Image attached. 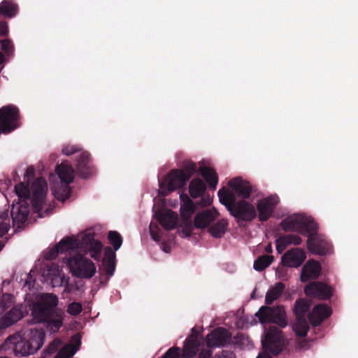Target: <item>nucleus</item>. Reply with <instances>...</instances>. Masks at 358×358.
<instances>
[{
  "instance_id": "1",
  "label": "nucleus",
  "mask_w": 358,
  "mask_h": 358,
  "mask_svg": "<svg viewBox=\"0 0 358 358\" xmlns=\"http://www.w3.org/2000/svg\"><path fill=\"white\" fill-rule=\"evenodd\" d=\"M82 248L87 250L94 260H99L103 245L101 241L94 238V233L89 230L82 236L80 240L74 237H66L62 239L54 248L47 252L45 259H55L59 253L71 254V252Z\"/></svg>"
},
{
  "instance_id": "2",
  "label": "nucleus",
  "mask_w": 358,
  "mask_h": 358,
  "mask_svg": "<svg viewBox=\"0 0 358 358\" xmlns=\"http://www.w3.org/2000/svg\"><path fill=\"white\" fill-rule=\"evenodd\" d=\"M45 333L43 329H29L9 336L5 346L15 357H23L35 354L43 346Z\"/></svg>"
},
{
  "instance_id": "3",
  "label": "nucleus",
  "mask_w": 358,
  "mask_h": 358,
  "mask_svg": "<svg viewBox=\"0 0 358 358\" xmlns=\"http://www.w3.org/2000/svg\"><path fill=\"white\" fill-rule=\"evenodd\" d=\"M58 298L54 294H43L34 305L32 315L40 322H46L47 328L52 332H57L63 324L64 312L57 308Z\"/></svg>"
},
{
  "instance_id": "4",
  "label": "nucleus",
  "mask_w": 358,
  "mask_h": 358,
  "mask_svg": "<svg viewBox=\"0 0 358 358\" xmlns=\"http://www.w3.org/2000/svg\"><path fill=\"white\" fill-rule=\"evenodd\" d=\"M217 195L220 202L237 220L250 222L257 216L256 209L245 200L237 201L235 194L225 187L220 189Z\"/></svg>"
},
{
  "instance_id": "5",
  "label": "nucleus",
  "mask_w": 358,
  "mask_h": 358,
  "mask_svg": "<svg viewBox=\"0 0 358 358\" xmlns=\"http://www.w3.org/2000/svg\"><path fill=\"white\" fill-rule=\"evenodd\" d=\"M15 192L18 196L19 201L17 204H13L10 211L13 226L22 228L27 221L29 214V205L27 199L30 196V189L28 185L24 183H19L15 187Z\"/></svg>"
},
{
  "instance_id": "6",
  "label": "nucleus",
  "mask_w": 358,
  "mask_h": 358,
  "mask_svg": "<svg viewBox=\"0 0 358 358\" xmlns=\"http://www.w3.org/2000/svg\"><path fill=\"white\" fill-rule=\"evenodd\" d=\"M56 172L61 180V184L52 187L55 197L61 201L68 199L71 194L69 184L74 179V169L71 164L62 163L56 166Z\"/></svg>"
},
{
  "instance_id": "7",
  "label": "nucleus",
  "mask_w": 358,
  "mask_h": 358,
  "mask_svg": "<svg viewBox=\"0 0 358 358\" xmlns=\"http://www.w3.org/2000/svg\"><path fill=\"white\" fill-rule=\"evenodd\" d=\"M75 251L72 257H66V263L70 267L73 274L80 278H91L96 273L94 264L89 259ZM74 253V252H71Z\"/></svg>"
},
{
  "instance_id": "8",
  "label": "nucleus",
  "mask_w": 358,
  "mask_h": 358,
  "mask_svg": "<svg viewBox=\"0 0 358 358\" xmlns=\"http://www.w3.org/2000/svg\"><path fill=\"white\" fill-rule=\"evenodd\" d=\"M260 323H273L284 328L287 325V315L285 307L278 305L275 307L262 306L255 313Z\"/></svg>"
},
{
  "instance_id": "9",
  "label": "nucleus",
  "mask_w": 358,
  "mask_h": 358,
  "mask_svg": "<svg viewBox=\"0 0 358 358\" xmlns=\"http://www.w3.org/2000/svg\"><path fill=\"white\" fill-rule=\"evenodd\" d=\"M20 110L14 105L0 108V134H9L20 127Z\"/></svg>"
},
{
  "instance_id": "10",
  "label": "nucleus",
  "mask_w": 358,
  "mask_h": 358,
  "mask_svg": "<svg viewBox=\"0 0 358 358\" xmlns=\"http://www.w3.org/2000/svg\"><path fill=\"white\" fill-rule=\"evenodd\" d=\"M47 191V182L43 178L39 177L33 182L31 201L35 213H39L42 210Z\"/></svg>"
},
{
  "instance_id": "11",
  "label": "nucleus",
  "mask_w": 358,
  "mask_h": 358,
  "mask_svg": "<svg viewBox=\"0 0 358 358\" xmlns=\"http://www.w3.org/2000/svg\"><path fill=\"white\" fill-rule=\"evenodd\" d=\"M282 331L279 327L274 325L270 326L264 335L262 344L264 348L271 350L274 355H279L282 350Z\"/></svg>"
},
{
  "instance_id": "12",
  "label": "nucleus",
  "mask_w": 358,
  "mask_h": 358,
  "mask_svg": "<svg viewBox=\"0 0 358 358\" xmlns=\"http://www.w3.org/2000/svg\"><path fill=\"white\" fill-rule=\"evenodd\" d=\"M304 293L310 298L327 300L332 296L334 289L324 282L313 281L306 285L304 288Z\"/></svg>"
},
{
  "instance_id": "13",
  "label": "nucleus",
  "mask_w": 358,
  "mask_h": 358,
  "mask_svg": "<svg viewBox=\"0 0 358 358\" xmlns=\"http://www.w3.org/2000/svg\"><path fill=\"white\" fill-rule=\"evenodd\" d=\"M231 333L224 327H217L213 329L206 336V345L209 348L213 347H224L230 343Z\"/></svg>"
},
{
  "instance_id": "14",
  "label": "nucleus",
  "mask_w": 358,
  "mask_h": 358,
  "mask_svg": "<svg viewBox=\"0 0 358 358\" xmlns=\"http://www.w3.org/2000/svg\"><path fill=\"white\" fill-rule=\"evenodd\" d=\"M278 203L279 198L275 195H271L259 200L257 204L259 221H267L273 215Z\"/></svg>"
},
{
  "instance_id": "15",
  "label": "nucleus",
  "mask_w": 358,
  "mask_h": 358,
  "mask_svg": "<svg viewBox=\"0 0 358 358\" xmlns=\"http://www.w3.org/2000/svg\"><path fill=\"white\" fill-rule=\"evenodd\" d=\"M306 257V253L302 249L294 248L285 252L281 263L285 266L297 268L303 264Z\"/></svg>"
},
{
  "instance_id": "16",
  "label": "nucleus",
  "mask_w": 358,
  "mask_h": 358,
  "mask_svg": "<svg viewBox=\"0 0 358 358\" xmlns=\"http://www.w3.org/2000/svg\"><path fill=\"white\" fill-rule=\"evenodd\" d=\"M26 310L22 306H15L0 317V330L5 329L17 322L25 315Z\"/></svg>"
},
{
  "instance_id": "17",
  "label": "nucleus",
  "mask_w": 358,
  "mask_h": 358,
  "mask_svg": "<svg viewBox=\"0 0 358 358\" xmlns=\"http://www.w3.org/2000/svg\"><path fill=\"white\" fill-rule=\"evenodd\" d=\"M331 313V309L328 305L320 303L316 305L308 314V319L312 326L317 327L329 317Z\"/></svg>"
},
{
  "instance_id": "18",
  "label": "nucleus",
  "mask_w": 358,
  "mask_h": 358,
  "mask_svg": "<svg viewBox=\"0 0 358 358\" xmlns=\"http://www.w3.org/2000/svg\"><path fill=\"white\" fill-rule=\"evenodd\" d=\"M192 334L186 338L184 343L181 355L182 358L192 357L199 351L201 347V340L198 336V333L195 332L194 329H192Z\"/></svg>"
},
{
  "instance_id": "19",
  "label": "nucleus",
  "mask_w": 358,
  "mask_h": 358,
  "mask_svg": "<svg viewBox=\"0 0 358 358\" xmlns=\"http://www.w3.org/2000/svg\"><path fill=\"white\" fill-rule=\"evenodd\" d=\"M116 254L113 249L107 246L104 249V256L102 260L101 267L99 268L101 275H107L111 277L115 271Z\"/></svg>"
},
{
  "instance_id": "20",
  "label": "nucleus",
  "mask_w": 358,
  "mask_h": 358,
  "mask_svg": "<svg viewBox=\"0 0 358 358\" xmlns=\"http://www.w3.org/2000/svg\"><path fill=\"white\" fill-rule=\"evenodd\" d=\"M307 248L311 253L324 255L329 251L330 245L320 235L316 234L313 237L308 238Z\"/></svg>"
},
{
  "instance_id": "21",
  "label": "nucleus",
  "mask_w": 358,
  "mask_h": 358,
  "mask_svg": "<svg viewBox=\"0 0 358 358\" xmlns=\"http://www.w3.org/2000/svg\"><path fill=\"white\" fill-rule=\"evenodd\" d=\"M322 266L320 262L314 259H309L302 267L301 273V282L310 280H316L321 274Z\"/></svg>"
},
{
  "instance_id": "22",
  "label": "nucleus",
  "mask_w": 358,
  "mask_h": 358,
  "mask_svg": "<svg viewBox=\"0 0 358 358\" xmlns=\"http://www.w3.org/2000/svg\"><path fill=\"white\" fill-rule=\"evenodd\" d=\"M188 180V178H186L182 170L172 169L166 176L168 190L173 192L182 188L186 185Z\"/></svg>"
},
{
  "instance_id": "23",
  "label": "nucleus",
  "mask_w": 358,
  "mask_h": 358,
  "mask_svg": "<svg viewBox=\"0 0 358 358\" xmlns=\"http://www.w3.org/2000/svg\"><path fill=\"white\" fill-rule=\"evenodd\" d=\"M155 217L166 230L173 229L177 226L178 216L172 210L159 209L155 213Z\"/></svg>"
},
{
  "instance_id": "24",
  "label": "nucleus",
  "mask_w": 358,
  "mask_h": 358,
  "mask_svg": "<svg viewBox=\"0 0 358 358\" xmlns=\"http://www.w3.org/2000/svg\"><path fill=\"white\" fill-rule=\"evenodd\" d=\"M228 185L234 190L242 200L248 199L252 192V186L247 180H243L241 178H235L230 180Z\"/></svg>"
},
{
  "instance_id": "25",
  "label": "nucleus",
  "mask_w": 358,
  "mask_h": 358,
  "mask_svg": "<svg viewBox=\"0 0 358 358\" xmlns=\"http://www.w3.org/2000/svg\"><path fill=\"white\" fill-rule=\"evenodd\" d=\"M76 166L78 174L83 178H87L92 173L90 155L87 152H82L78 155Z\"/></svg>"
},
{
  "instance_id": "26",
  "label": "nucleus",
  "mask_w": 358,
  "mask_h": 358,
  "mask_svg": "<svg viewBox=\"0 0 358 358\" xmlns=\"http://www.w3.org/2000/svg\"><path fill=\"white\" fill-rule=\"evenodd\" d=\"M304 215L301 214H293L280 222V227L285 231H296L300 233Z\"/></svg>"
},
{
  "instance_id": "27",
  "label": "nucleus",
  "mask_w": 358,
  "mask_h": 358,
  "mask_svg": "<svg viewBox=\"0 0 358 358\" xmlns=\"http://www.w3.org/2000/svg\"><path fill=\"white\" fill-rule=\"evenodd\" d=\"M217 211L215 208L204 210L195 216L194 225L197 229H204L217 217Z\"/></svg>"
},
{
  "instance_id": "28",
  "label": "nucleus",
  "mask_w": 358,
  "mask_h": 358,
  "mask_svg": "<svg viewBox=\"0 0 358 358\" xmlns=\"http://www.w3.org/2000/svg\"><path fill=\"white\" fill-rule=\"evenodd\" d=\"M72 341L76 343L75 346H73L71 344H66L64 346H62L55 358H71L73 357L79 349L81 344L80 336L78 335H75L72 338Z\"/></svg>"
},
{
  "instance_id": "29",
  "label": "nucleus",
  "mask_w": 358,
  "mask_h": 358,
  "mask_svg": "<svg viewBox=\"0 0 358 358\" xmlns=\"http://www.w3.org/2000/svg\"><path fill=\"white\" fill-rule=\"evenodd\" d=\"M198 171L208 183L209 187L215 190L218 183V176L215 171L210 167L201 166L198 169Z\"/></svg>"
},
{
  "instance_id": "30",
  "label": "nucleus",
  "mask_w": 358,
  "mask_h": 358,
  "mask_svg": "<svg viewBox=\"0 0 358 358\" xmlns=\"http://www.w3.org/2000/svg\"><path fill=\"white\" fill-rule=\"evenodd\" d=\"M206 191L205 182L198 178L192 179L189 185V193L193 199L202 196Z\"/></svg>"
},
{
  "instance_id": "31",
  "label": "nucleus",
  "mask_w": 358,
  "mask_h": 358,
  "mask_svg": "<svg viewBox=\"0 0 358 358\" xmlns=\"http://www.w3.org/2000/svg\"><path fill=\"white\" fill-rule=\"evenodd\" d=\"M18 6L12 0H3L0 3V15L6 18H13L18 13Z\"/></svg>"
},
{
  "instance_id": "32",
  "label": "nucleus",
  "mask_w": 358,
  "mask_h": 358,
  "mask_svg": "<svg viewBox=\"0 0 358 358\" xmlns=\"http://www.w3.org/2000/svg\"><path fill=\"white\" fill-rule=\"evenodd\" d=\"M311 303L308 299L300 298L295 301L293 313L296 318L305 317L306 314L309 310Z\"/></svg>"
},
{
  "instance_id": "33",
  "label": "nucleus",
  "mask_w": 358,
  "mask_h": 358,
  "mask_svg": "<svg viewBox=\"0 0 358 358\" xmlns=\"http://www.w3.org/2000/svg\"><path fill=\"white\" fill-rule=\"evenodd\" d=\"M300 233L308 238L314 236L317 234V223L312 218L304 216Z\"/></svg>"
},
{
  "instance_id": "34",
  "label": "nucleus",
  "mask_w": 358,
  "mask_h": 358,
  "mask_svg": "<svg viewBox=\"0 0 358 358\" xmlns=\"http://www.w3.org/2000/svg\"><path fill=\"white\" fill-rule=\"evenodd\" d=\"M285 287V286L282 282L276 283L274 287L269 289L266 292L265 303L268 305L271 304L282 295Z\"/></svg>"
},
{
  "instance_id": "35",
  "label": "nucleus",
  "mask_w": 358,
  "mask_h": 358,
  "mask_svg": "<svg viewBox=\"0 0 358 358\" xmlns=\"http://www.w3.org/2000/svg\"><path fill=\"white\" fill-rule=\"evenodd\" d=\"M228 222L225 220H221L211 225L208 231L215 238H221L226 232Z\"/></svg>"
},
{
  "instance_id": "36",
  "label": "nucleus",
  "mask_w": 358,
  "mask_h": 358,
  "mask_svg": "<svg viewBox=\"0 0 358 358\" xmlns=\"http://www.w3.org/2000/svg\"><path fill=\"white\" fill-rule=\"evenodd\" d=\"M293 330L299 337H306L309 330V325L306 317L296 318L293 324Z\"/></svg>"
},
{
  "instance_id": "37",
  "label": "nucleus",
  "mask_w": 358,
  "mask_h": 358,
  "mask_svg": "<svg viewBox=\"0 0 358 358\" xmlns=\"http://www.w3.org/2000/svg\"><path fill=\"white\" fill-rule=\"evenodd\" d=\"M273 259L272 255H262L255 261L253 267L257 271H262L271 264Z\"/></svg>"
},
{
  "instance_id": "38",
  "label": "nucleus",
  "mask_w": 358,
  "mask_h": 358,
  "mask_svg": "<svg viewBox=\"0 0 358 358\" xmlns=\"http://www.w3.org/2000/svg\"><path fill=\"white\" fill-rule=\"evenodd\" d=\"M178 169L182 170V173H184L186 178H188V180H189L194 176V174L198 171L196 163L190 159L184 160L182 164L181 168Z\"/></svg>"
},
{
  "instance_id": "39",
  "label": "nucleus",
  "mask_w": 358,
  "mask_h": 358,
  "mask_svg": "<svg viewBox=\"0 0 358 358\" xmlns=\"http://www.w3.org/2000/svg\"><path fill=\"white\" fill-rule=\"evenodd\" d=\"M181 215L184 220H190L192 215L196 210V206L194 202L188 199L187 201L181 207Z\"/></svg>"
},
{
  "instance_id": "40",
  "label": "nucleus",
  "mask_w": 358,
  "mask_h": 358,
  "mask_svg": "<svg viewBox=\"0 0 358 358\" xmlns=\"http://www.w3.org/2000/svg\"><path fill=\"white\" fill-rule=\"evenodd\" d=\"M10 220L8 210H5L0 214V237L8 232L10 229Z\"/></svg>"
},
{
  "instance_id": "41",
  "label": "nucleus",
  "mask_w": 358,
  "mask_h": 358,
  "mask_svg": "<svg viewBox=\"0 0 358 358\" xmlns=\"http://www.w3.org/2000/svg\"><path fill=\"white\" fill-rule=\"evenodd\" d=\"M108 239L113 247V251H117L122 244V237L116 231H110L108 234Z\"/></svg>"
},
{
  "instance_id": "42",
  "label": "nucleus",
  "mask_w": 358,
  "mask_h": 358,
  "mask_svg": "<svg viewBox=\"0 0 358 358\" xmlns=\"http://www.w3.org/2000/svg\"><path fill=\"white\" fill-rule=\"evenodd\" d=\"M248 343V336L242 333H238L234 337H231L230 341V343L239 348H243L245 346H247Z\"/></svg>"
},
{
  "instance_id": "43",
  "label": "nucleus",
  "mask_w": 358,
  "mask_h": 358,
  "mask_svg": "<svg viewBox=\"0 0 358 358\" xmlns=\"http://www.w3.org/2000/svg\"><path fill=\"white\" fill-rule=\"evenodd\" d=\"M62 346V341L59 338H55L44 350V354L46 356L51 355L52 354L59 351Z\"/></svg>"
},
{
  "instance_id": "44",
  "label": "nucleus",
  "mask_w": 358,
  "mask_h": 358,
  "mask_svg": "<svg viewBox=\"0 0 358 358\" xmlns=\"http://www.w3.org/2000/svg\"><path fill=\"white\" fill-rule=\"evenodd\" d=\"M2 50L7 56H10L14 52V45L10 39L0 40Z\"/></svg>"
},
{
  "instance_id": "45",
  "label": "nucleus",
  "mask_w": 358,
  "mask_h": 358,
  "mask_svg": "<svg viewBox=\"0 0 358 358\" xmlns=\"http://www.w3.org/2000/svg\"><path fill=\"white\" fill-rule=\"evenodd\" d=\"M83 310V306L80 303L78 302H72L71 303L66 309V312L73 316H76L79 315Z\"/></svg>"
},
{
  "instance_id": "46",
  "label": "nucleus",
  "mask_w": 358,
  "mask_h": 358,
  "mask_svg": "<svg viewBox=\"0 0 358 358\" xmlns=\"http://www.w3.org/2000/svg\"><path fill=\"white\" fill-rule=\"evenodd\" d=\"M13 296L10 294H3L0 301V307L2 308L3 311L10 308L13 304Z\"/></svg>"
},
{
  "instance_id": "47",
  "label": "nucleus",
  "mask_w": 358,
  "mask_h": 358,
  "mask_svg": "<svg viewBox=\"0 0 358 358\" xmlns=\"http://www.w3.org/2000/svg\"><path fill=\"white\" fill-rule=\"evenodd\" d=\"M283 238L287 242V245H299L301 243V238L296 234H287L284 235Z\"/></svg>"
},
{
  "instance_id": "48",
  "label": "nucleus",
  "mask_w": 358,
  "mask_h": 358,
  "mask_svg": "<svg viewBox=\"0 0 358 358\" xmlns=\"http://www.w3.org/2000/svg\"><path fill=\"white\" fill-rule=\"evenodd\" d=\"M150 233L152 238L155 242H160L162 236L160 234V229L157 224L153 225L152 223L150 225Z\"/></svg>"
},
{
  "instance_id": "49",
  "label": "nucleus",
  "mask_w": 358,
  "mask_h": 358,
  "mask_svg": "<svg viewBox=\"0 0 358 358\" xmlns=\"http://www.w3.org/2000/svg\"><path fill=\"white\" fill-rule=\"evenodd\" d=\"M193 230V225L191 220H185L182 227V233L186 237H189L192 235Z\"/></svg>"
},
{
  "instance_id": "50",
  "label": "nucleus",
  "mask_w": 358,
  "mask_h": 358,
  "mask_svg": "<svg viewBox=\"0 0 358 358\" xmlns=\"http://www.w3.org/2000/svg\"><path fill=\"white\" fill-rule=\"evenodd\" d=\"M276 250L278 253L281 254L288 246L287 242L285 241L283 236H280L275 241Z\"/></svg>"
},
{
  "instance_id": "51",
  "label": "nucleus",
  "mask_w": 358,
  "mask_h": 358,
  "mask_svg": "<svg viewBox=\"0 0 358 358\" xmlns=\"http://www.w3.org/2000/svg\"><path fill=\"white\" fill-rule=\"evenodd\" d=\"M62 151L64 155H71L79 151V148L75 145H66L62 148Z\"/></svg>"
},
{
  "instance_id": "52",
  "label": "nucleus",
  "mask_w": 358,
  "mask_h": 358,
  "mask_svg": "<svg viewBox=\"0 0 358 358\" xmlns=\"http://www.w3.org/2000/svg\"><path fill=\"white\" fill-rule=\"evenodd\" d=\"M9 33L8 24L6 21L0 22V37L7 36Z\"/></svg>"
},
{
  "instance_id": "53",
  "label": "nucleus",
  "mask_w": 358,
  "mask_h": 358,
  "mask_svg": "<svg viewBox=\"0 0 358 358\" xmlns=\"http://www.w3.org/2000/svg\"><path fill=\"white\" fill-rule=\"evenodd\" d=\"M214 358H236V356L231 351L223 350L220 355H216Z\"/></svg>"
},
{
  "instance_id": "54",
  "label": "nucleus",
  "mask_w": 358,
  "mask_h": 358,
  "mask_svg": "<svg viewBox=\"0 0 358 358\" xmlns=\"http://www.w3.org/2000/svg\"><path fill=\"white\" fill-rule=\"evenodd\" d=\"M201 197V199L200 201V205L201 207L209 206L211 204L213 199L210 198L209 195L203 196H202Z\"/></svg>"
},
{
  "instance_id": "55",
  "label": "nucleus",
  "mask_w": 358,
  "mask_h": 358,
  "mask_svg": "<svg viewBox=\"0 0 358 358\" xmlns=\"http://www.w3.org/2000/svg\"><path fill=\"white\" fill-rule=\"evenodd\" d=\"M277 273H278L279 277L280 278L283 279L286 276V275H287V270L286 269H283V268H282V269L278 268L277 269Z\"/></svg>"
},
{
  "instance_id": "56",
  "label": "nucleus",
  "mask_w": 358,
  "mask_h": 358,
  "mask_svg": "<svg viewBox=\"0 0 358 358\" xmlns=\"http://www.w3.org/2000/svg\"><path fill=\"white\" fill-rule=\"evenodd\" d=\"M26 173L28 176H33L34 175V169L32 167H29L26 170Z\"/></svg>"
},
{
  "instance_id": "57",
  "label": "nucleus",
  "mask_w": 358,
  "mask_h": 358,
  "mask_svg": "<svg viewBox=\"0 0 358 358\" xmlns=\"http://www.w3.org/2000/svg\"><path fill=\"white\" fill-rule=\"evenodd\" d=\"M265 251L267 252V253H271L273 252V249H272V245H271V243H268L266 248H265Z\"/></svg>"
},
{
  "instance_id": "58",
  "label": "nucleus",
  "mask_w": 358,
  "mask_h": 358,
  "mask_svg": "<svg viewBox=\"0 0 358 358\" xmlns=\"http://www.w3.org/2000/svg\"><path fill=\"white\" fill-rule=\"evenodd\" d=\"M257 358H272L269 355L266 353L260 354Z\"/></svg>"
},
{
  "instance_id": "59",
  "label": "nucleus",
  "mask_w": 358,
  "mask_h": 358,
  "mask_svg": "<svg viewBox=\"0 0 358 358\" xmlns=\"http://www.w3.org/2000/svg\"><path fill=\"white\" fill-rule=\"evenodd\" d=\"M4 62V55L0 52V64H1Z\"/></svg>"
},
{
  "instance_id": "60",
  "label": "nucleus",
  "mask_w": 358,
  "mask_h": 358,
  "mask_svg": "<svg viewBox=\"0 0 358 358\" xmlns=\"http://www.w3.org/2000/svg\"><path fill=\"white\" fill-rule=\"evenodd\" d=\"M4 245H5L3 241H0V252L2 250Z\"/></svg>"
}]
</instances>
